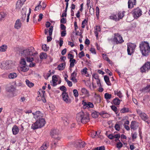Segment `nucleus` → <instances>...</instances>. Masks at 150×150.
Listing matches in <instances>:
<instances>
[{
  "label": "nucleus",
  "mask_w": 150,
  "mask_h": 150,
  "mask_svg": "<svg viewBox=\"0 0 150 150\" xmlns=\"http://www.w3.org/2000/svg\"><path fill=\"white\" fill-rule=\"evenodd\" d=\"M34 51V48L31 47L21 50L19 54L23 58L26 59L27 62H31L33 60V58L31 56L35 54Z\"/></svg>",
  "instance_id": "obj_1"
},
{
  "label": "nucleus",
  "mask_w": 150,
  "mask_h": 150,
  "mask_svg": "<svg viewBox=\"0 0 150 150\" xmlns=\"http://www.w3.org/2000/svg\"><path fill=\"white\" fill-rule=\"evenodd\" d=\"M76 120L79 123L85 124L88 122L90 120L88 113L81 112L78 113L76 115Z\"/></svg>",
  "instance_id": "obj_2"
},
{
  "label": "nucleus",
  "mask_w": 150,
  "mask_h": 150,
  "mask_svg": "<svg viewBox=\"0 0 150 150\" xmlns=\"http://www.w3.org/2000/svg\"><path fill=\"white\" fill-rule=\"evenodd\" d=\"M139 48L142 54L144 56H147L150 53V47L147 42H142L139 44Z\"/></svg>",
  "instance_id": "obj_3"
},
{
  "label": "nucleus",
  "mask_w": 150,
  "mask_h": 150,
  "mask_svg": "<svg viewBox=\"0 0 150 150\" xmlns=\"http://www.w3.org/2000/svg\"><path fill=\"white\" fill-rule=\"evenodd\" d=\"M45 124V120L43 118L38 119L36 121L32 124L31 128L35 130L43 127Z\"/></svg>",
  "instance_id": "obj_4"
},
{
  "label": "nucleus",
  "mask_w": 150,
  "mask_h": 150,
  "mask_svg": "<svg viewBox=\"0 0 150 150\" xmlns=\"http://www.w3.org/2000/svg\"><path fill=\"white\" fill-rule=\"evenodd\" d=\"M114 37L113 38L109 39L112 42L116 44H121L124 42L122 37L119 33H115L114 34Z\"/></svg>",
  "instance_id": "obj_5"
},
{
  "label": "nucleus",
  "mask_w": 150,
  "mask_h": 150,
  "mask_svg": "<svg viewBox=\"0 0 150 150\" xmlns=\"http://www.w3.org/2000/svg\"><path fill=\"white\" fill-rule=\"evenodd\" d=\"M20 70L23 72H26L29 70V67L26 64V62L24 58L21 59L20 62Z\"/></svg>",
  "instance_id": "obj_6"
},
{
  "label": "nucleus",
  "mask_w": 150,
  "mask_h": 150,
  "mask_svg": "<svg viewBox=\"0 0 150 150\" xmlns=\"http://www.w3.org/2000/svg\"><path fill=\"white\" fill-rule=\"evenodd\" d=\"M59 134V130L57 129H52L50 132V135L52 137L58 140L60 139Z\"/></svg>",
  "instance_id": "obj_7"
},
{
  "label": "nucleus",
  "mask_w": 150,
  "mask_h": 150,
  "mask_svg": "<svg viewBox=\"0 0 150 150\" xmlns=\"http://www.w3.org/2000/svg\"><path fill=\"white\" fill-rule=\"evenodd\" d=\"M140 71L142 73L147 72L150 70V62H147L140 68Z\"/></svg>",
  "instance_id": "obj_8"
},
{
  "label": "nucleus",
  "mask_w": 150,
  "mask_h": 150,
  "mask_svg": "<svg viewBox=\"0 0 150 150\" xmlns=\"http://www.w3.org/2000/svg\"><path fill=\"white\" fill-rule=\"evenodd\" d=\"M136 47V45L133 43H130L127 45L128 54L129 55H131L134 52Z\"/></svg>",
  "instance_id": "obj_9"
},
{
  "label": "nucleus",
  "mask_w": 150,
  "mask_h": 150,
  "mask_svg": "<svg viewBox=\"0 0 150 150\" xmlns=\"http://www.w3.org/2000/svg\"><path fill=\"white\" fill-rule=\"evenodd\" d=\"M4 66L7 69H11L13 67L14 64L13 62L11 60L6 61L3 62Z\"/></svg>",
  "instance_id": "obj_10"
},
{
  "label": "nucleus",
  "mask_w": 150,
  "mask_h": 150,
  "mask_svg": "<svg viewBox=\"0 0 150 150\" xmlns=\"http://www.w3.org/2000/svg\"><path fill=\"white\" fill-rule=\"evenodd\" d=\"M82 104L83 105L84 108L85 109L87 108H93L94 107L93 104L90 102H86L84 100H83L82 103Z\"/></svg>",
  "instance_id": "obj_11"
},
{
  "label": "nucleus",
  "mask_w": 150,
  "mask_h": 150,
  "mask_svg": "<svg viewBox=\"0 0 150 150\" xmlns=\"http://www.w3.org/2000/svg\"><path fill=\"white\" fill-rule=\"evenodd\" d=\"M6 89L7 92L12 93L15 91L16 88L13 85L9 83L7 86Z\"/></svg>",
  "instance_id": "obj_12"
},
{
  "label": "nucleus",
  "mask_w": 150,
  "mask_h": 150,
  "mask_svg": "<svg viewBox=\"0 0 150 150\" xmlns=\"http://www.w3.org/2000/svg\"><path fill=\"white\" fill-rule=\"evenodd\" d=\"M133 11L132 13L134 18H137L142 15V11L141 10H134Z\"/></svg>",
  "instance_id": "obj_13"
},
{
  "label": "nucleus",
  "mask_w": 150,
  "mask_h": 150,
  "mask_svg": "<svg viewBox=\"0 0 150 150\" xmlns=\"http://www.w3.org/2000/svg\"><path fill=\"white\" fill-rule=\"evenodd\" d=\"M77 70L76 69L75 71H74L71 74L70 79L73 82L76 83L77 82V79H76L77 75Z\"/></svg>",
  "instance_id": "obj_14"
},
{
  "label": "nucleus",
  "mask_w": 150,
  "mask_h": 150,
  "mask_svg": "<svg viewBox=\"0 0 150 150\" xmlns=\"http://www.w3.org/2000/svg\"><path fill=\"white\" fill-rule=\"evenodd\" d=\"M25 1L26 0H18L16 4V8L17 9H21Z\"/></svg>",
  "instance_id": "obj_15"
},
{
  "label": "nucleus",
  "mask_w": 150,
  "mask_h": 150,
  "mask_svg": "<svg viewBox=\"0 0 150 150\" xmlns=\"http://www.w3.org/2000/svg\"><path fill=\"white\" fill-rule=\"evenodd\" d=\"M62 96L64 101L67 103H70V100L68 99L69 96L67 93H62Z\"/></svg>",
  "instance_id": "obj_16"
},
{
  "label": "nucleus",
  "mask_w": 150,
  "mask_h": 150,
  "mask_svg": "<svg viewBox=\"0 0 150 150\" xmlns=\"http://www.w3.org/2000/svg\"><path fill=\"white\" fill-rule=\"evenodd\" d=\"M22 26V23L21 21L19 19H17L16 21L14 27L15 28L19 29L21 28Z\"/></svg>",
  "instance_id": "obj_17"
},
{
  "label": "nucleus",
  "mask_w": 150,
  "mask_h": 150,
  "mask_svg": "<svg viewBox=\"0 0 150 150\" xmlns=\"http://www.w3.org/2000/svg\"><path fill=\"white\" fill-rule=\"evenodd\" d=\"M49 146V142L48 141H46L44 142L40 149L42 150H46Z\"/></svg>",
  "instance_id": "obj_18"
},
{
  "label": "nucleus",
  "mask_w": 150,
  "mask_h": 150,
  "mask_svg": "<svg viewBox=\"0 0 150 150\" xmlns=\"http://www.w3.org/2000/svg\"><path fill=\"white\" fill-rule=\"evenodd\" d=\"M49 146V142L48 141H46L44 142L40 149L42 150H46Z\"/></svg>",
  "instance_id": "obj_19"
},
{
  "label": "nucleus",
  "mask_w": 150,
  "mask_h": 150,
  "mask_svg": "<svg viewBox=\"0 0 150 150\" xmlns=\"http://www.w3.org/2000/svg\"><path fill=\"white\" fill-rule=\"evenodd\" d=\"M49 146V142L48 141H46L44 142L40 149L42 150H46Z\"/></svg>",
  "instance_id": "obj_20"
},
{
  "label": "nucleus",
  "mask_w": 150,
  "mask_h": 150,
  "mask_svg": "<svg viewBox=\"0 0 150 150\" xmlns=\"http://www.w3.org/2000/svg\"><path fill=\"white\" fill-rule=\"evenodd\" d=\"M33 114L35 119H39L42 118V114L39 111H37L35 113H33Z\"/></svg>",
  "instance_id": "obj_21"
},
{
  "label": "nucleus",
  "mask_w": 150,
  "mask_h": 150,
  "mask_svg": "<svg viewBox=\"0 0 150 150\" xmlns=\"http://www.w3.org/2000/svg\"><path fill=\"white\" fill-rule=\"evenodd\" d=\"M136 0H129L128 1V8H132L134 7V5H135Z\"/></svg>",
  "instance_id": "obj_22"
},
{
  "label": "nucleus",
  "mask_w": 150,
  "mask_h": 150,
  "mask_svg": "<svg viewBox=\"0 0 150 150\" xmlns=\"http://www.w3.org/2000/svg\"><path fill=\"white\" fill-rule=\"evenodd\" d=\"M140 117H141L143 120H144L146 122H147L148 124L149 123L148 122L149 120V118L148 117L145 113H143L142 114Z\"/></svg>",
  "instance_id": "obj_23"
},
{
  "label": "nucleus",
  "mask_w": 150,
  "mask_h": 150,
  "mask_svg": "<svg viewBox=\"0 0 150 150\" xmlns=\"http://www.w3.org/2000/svg\"><path fill=\"white\" fill-rule=\"evenodd\" d=\"M138 127V125L137 122L134 121H132L131 122L130 125V128L131 129L135 130L137 129Z\"/></svg>",
  "instance_id": "obj_24"
},
{
  "label": "nucleus",
  "mask_w": 150,
  "mask_h": 150,
  "mask_svg": "<svg viewBox=\"0 0 150 150\" xmlns=\"http://www.w3.org/2000/svg\"><path fill=\"white\" fill-rule=\"evenodd\" d=\"M95 30H94V33L96 35V38H98V32H100L101 30V28L100 26H96L95 27H94Z\"/></svg>",
  "instance_id": "obj_25"
},
{
  "label": "nucleus",
  "mask_w": 150,
  "mask_h": 150,
  "mask_svg": "<svg viewBox=\"0 0 150 150\" xmlns=\"http://www.w3.org/2000/svg\"><path fill=\"white\" fill-rule=\"evenodd\" d=\"M12 131L13 134L16 135L19 132V129L16 125H14L12 128Z\"/></svg>",
  "instance_id": "obj_26"
},
{
  "label": "nucleus",
  "mask_w": 150,
  "mask_h": 150,
  "mask_svg": "<svg viewBox=\"0 0 150 150\" xmlns=\"http://www.w3.org/2000/svg\"><path fill=\"white\" fill-rule=\"evenodd\" d=\"M8 48L7 46L5 44L3 45L0 46V52H6Z\"/></svg>",
  "instance_id": "obj_27"
},
{
  "label": "nucleus",
  "mask_w": 150,
  "mask_h": 150,
  "mask_svg": "<svg viewBox=\"0 0 150 150\" xmlns=\"http://www.w3.org/2000/svg\"><path fill=\"white\" fill-rule=\"evenodd\" d=\"M46 6V4L45 3H42V5L40 4L35 7V9H44Z\"/></svg>",
  "instance_id": "obj_28"
},
{
  "label": "nucleus",
  "mask_w": 150,
  "mask_h": 150,
  "mask_svg": "<svg viewBox=\"0 0 150 150\" xmlns=\"http://www.w3.org/2000/svg\"><path fill=\"white\" fill-rule=\"evenodd\" d=\"M21 12L22 16L21 17V19L22 21H24L25 20L26 11L25 10H22Z\"/></svg>",
  "instance_id": "obj_29"
},
{
  "label": "nucleus",
  "mask_w": 150,
  "mask_h": 150,
  "mask_svg": "<svg viewBox=\"0 0 150 150\" xmlns=\"http://www.w3.org/2000/svg\"><path fill=\"white\" fill-rule=\"evenodd\" d=\"M110 18L116 21H119V19L116 14H112L109 17Z\"/></svg>",
  "instance_id": "obj_30"
},
{
  "label": "nucleus",
  "mask_w": 150,
  "mask_h": 150,
  "mask_svg": "<svg viewBox=\"0 0 150 150\" xmlns=\"http://www.w3.org/2000/svg\"><path fill=\"white\" fill-rule=\"evenodd\" d=\"M104 79L107 85L108 86H110L111 85L109 78L107 76L105 75L104 76Z\"/></svg>",
  "instance_id": "obj_31"
},
{
  "label": "nucleus",
  "mask_w": 150,
  "mask_h": 150,
  "mask_svg": "<svg viewBox=\"0 0 150 150\" xmlns=\"http://www.w3.org/2000/svg\"><path fill=\"white\" fill-rule=\"evenodd\" d=\"M124 13L125 12L124 11H122V12H119L117 14V17L119 19V21L120 19H122L124 16Z\"/></svg>",
  "instance_id": "obj_32"
},
{
  "label": "nucleus",
  "mask_w": 150,
  "mask_h": 150,
  "mask_svg": "<svg viewBox=\"0 0 150 150\" xmlns=\"http://www.w3.org/2000/svg\"><path fill=\"white\" fill-rule=\"evenodd\" d=\"M18 76L17 74L15 73H10L8 75V77L10 79H14Z\"/></svg>",
  "instance_id": "obj_33"
},
{
  "label": "nucleus",
  "mask_w": 150,
  "mask_h": 150,
  "mask_svg": "<svg viewBox=\"0 0 150 150\" xmlns=\"http://www.w3.org/2000/svg\"><path fill=\"white\" fill-rule=\"evenodd\" d=\"M52 81L53 86H56L57 85L56 82L57 81V78L56 75H53L52 76Z\"/></svg>",
  "instance_id": "obj_34"
},
{
  "label": "nucleus",
  "mask_w": 150,
  "mask_h": 150,
  "mask_svg": "<svg viewBox=\"0 0 150 150\" xmlns=\"http://www.w3.org/2000/svg\"><path fill=\"white\" fill-rule=\"evenodd\" d=\"M61 120H62L64 124L65 125H67L69 123L68 119L66 117H61Z\"/></svg>",
  "instance_id": "obj_35"
},
{
  "label": "nucleus",
  "mask_w": 150,
  "mask_h": 150,
  "mask_svg": "<svg viewBox=\"0 0 150 150\" xmlns=\"http://www.w3.org/2000/svg\"><path fill=\"white\" fill-rule=\"evenodd\" d=\"M121 101L118 98H115L113 100V104L115 105H119Z\"/></svg>",
  "instance_id": "obj_36"
},
{
  "label": "nucleus",
  "mask_w": 150,
  "mask_h": 150,
  "mask_svg": "<svg viewBox=\"0 0 150 150\" xmlns=\"http://www.w3.org/2000/svg\"><path fill=\"white\" fill-rule=\"evenodd\" d=\"M25 82L27 86L30 88L34 86V84L33 83L31 82L28 79L25 80Z\"/></svg>",
  "instance_id": "obj_37"
},
{
  "label": "nucleus",
  "mask_w": 150,
  "mask_h": 150,
  "mask_svg": "<svg viewBox=\"0 0 150 150\" xmlns=\"http://www.w3.org/2000/svg\"><path fill=\"white\" fill-rule=\"evenodd\" d=\"M99 115V113L96 111H94L92 113L91 116L93 118H96Z\"/></svg>",
  "instance_id": "obj_38"
},
{
  "label": "nucleus",
  "mask_w": 150,
  "mask_h": 150,
  "mask_svg": "<svg viewBox=\"0 0 150 150\" xmlns=\"http://www.w3.org/2000/svg\"><path fill=\"white\" fill-rule=\"evenodd\" d=\"M76 60L74 59H73L71 60L70 59V67H74L75 65V64L76 63Z\"/></svg>",
  "instance_id": "obj_39"
},
{
  "label": "nucleus",
  "mask_w": 150,
  "mask_h": 150,
  "mask_svg": "<svg viewBox=\"0 0 150 150\" xmlns=\"http://www.w3.org/2000/svg\"><path fill=\"white\" fill-rule=\"evenodd\" d=\"M47 55L46 53L42 52L40 55V58L41 59H45L47 58Z\"/></svg>",
  "instance_id": "obj_40"
},
{
  "label": "nucleus",
  "mask_w": 150,
  "mask_h": 150,
  "mask_svg": "<svg viewBox=\"0 0 150 150\" xmlns=\"http://www.w3.org/2000/svg\"><path fill=\"white\" fill-rule=\"evenodd\" d=\"M114 93L115 95H117L120 98H121L122 97V93L120 91H114Z\"/></svg>",
  "instance_id": "obj_41"
},
{
  "label": "nucleus",
  "mask_w": 150,
  "mask_h": 150,
  "mask_svg": "<svg viewBox=\"0 0 150 150\" xmlns=\"http://www.w3.org/2000/svg\"><path fill=\"white\" fill-rule=\"evenodd\" d=\"M142 91H150V84L147 86L146 87L143 88L142 90Z\"/></svg>",
  "instance_id": "obj_42"
},
{
  "label": "nucleus",
  "mask_w": 150,
  "mask_h": 150,
  "mask_svg": "<svg viewBox=\"0 0 150 150\" xmlns=\"http://www.w3.org/2000/svg\"><path fill=\"white\" fill-rule=\"evenodd\" d=\"M129 112V109L128 108H124L120 110V112L122 113H124L127 112Z\"/></svg>",
  "instance_id": "obj_43"
},
{
  "label": "nucleus",
  "mask_w": 150,
  "mask_h": 150,
  "mask_svg": "<svg viewBox=\"0 0 150 150\" xmlns=\"http://www.w3.org/2000/svg\"><path fill=\"white\" fill-rule=\"evenodd\" d=\"M65 63H62L59 65L58 68L59 70H62L63 69L64 66H65Z\"/></svg>",
  "instance_id": "obj_44"
},
{
  "label": "nucleus",
  "mask_w": 150,
  "mask_h": 150,
  "mask_svg": "<svg viewBox=\"0 0 150 150\" xmlns=\"http://www.w3.org/2000/svg\"><path fill=\"white\" fill-rule=\"evenodd\" d=\"M104 96L106 99H110L111 98V95L108 93H106L105 94Z\"/></svg>",
  "instance_id": "obj_45"
},
{
  "label": "nucleus",
  "mask_w": 150,
  "mask_h": 150,
  "mask_svg": "<svg viewBox=\"0 0 150 150\" xmlns=\"http://www.w3.org/2000/svg\"><path fill=\"white\" fill-rule=\"evenodd\" d=\"M103 57V58L105 60H106L108 62L110 63V60L109 59V58L107 57V55L106 54H103L102 55Z\"/></svg>",
  "instance_id": "obj_46"
},
{
  "label": "nucleus",
  "mask_w": 150,
  "mask_h": 150,
  "mask_svg": "<svg viewBox=\"0 0 150 150\" xmlns=\"http://www.w3.org/2000/svg\"><path fill=\"white\" fill-rule=\"evenodd\" d=\"M81 91L83 94H87L88 93L87 90L84 88H82Z\"/></svg>",
  "instance_id": "obj_47"
},
{
  "label": "nucleus",
  "mask_w": 150,
  "mask_h": 150,
  "mask_svg": "<svg viewBox=\"0 0 150 150\" xmlns=\"http://www.w3.org/2000/svg\"><path fill=\"white\" fill-rule=\"evenodd\" d=\"M59 89L61 91H63V93H66L67 88L64 86H62L60 87Z\"/></svg>",
  "instance_id": "obj_48"
},
{
  "label": "nucleus",
  "mask_w": 150,
  "mask_h": 150,
  "mask_svg": "<svg viewBox=\"0 0 150 150\" xmlns=\"http://www.w3.org/2000/svg\"><path fill=\"white\" fill-rule=\"evenodd\" d=\"M119 142H118L116 144L117 147L118 149L121 148L123 146V144L120 141V140H119Z\"/></svg>",
  "instance_id": "obj_49"
},
{
  "label": "nucleus",
  "mask_w": 150,
  "mask_h": 150,
  "mask_svg": "<svg viewBox=\"0 0 150 150\" xmlns=\"http://www.w3.org/2000/svg\"><path fill=\"white\" fill-rule=\"evenodd\" d=\"M79 146L80 147H83L85 146V143L84 141L81 142V141L80 142H79Z\"/></svg>",
  "instance_id": "obj_50"
},
{
  "label": "nucleus",
  "mask_w": 150,
  "mask_h": 150,
  "mask_svg": "<svg viewBox=\"0 0 150 150\" xmlns=\"http://www.w3.org/2000/svg\"><path fill=\"white\" fill-rule=\"evenodd\" d=\"M73 92L74 96L75 97H77L78 96V92L76 89H74L73 90Z\"/></svg>",
  "instance_id": "obj_51"
},
{
  "label": "nucleus",
  "mask_w": 150,
  "mask_h": 150,
  "mask_svg": "<svg viewBox=\"0 0 150 150\" xmlns=\"http://www.w3.org/2000/svg\"><path fill=\"white\" fill-rule=\"evenodd\" d=\"M111 109L115 112L116 114L117 113V108L115 105H112L111 106Z\"/></svg>",
  "instance_id": "obj_52"
},
{
  "label": "nucleus",
  "mask_w": 150,
  "mask_h": 150,
  "mask_svg": "<svg viewBox=\"0 0 150 150\" xmlns=\"http://www.w3.org/2000/svg\"><path fill=\"white\" fill-rule=\"evenodd\" d=\"M43 98V97L42 96H41V95H40V96H38V97H37L36 98V99L38 100L39 101V100H42L44 103L46 102L45 100H43L42 99Z\"/></svg>",
  "instance_id": "obj_53"
},
{
  "label": "nucleus",
  "mask_w": 150,
  "mask_h": 150,
  "mask_svg": "<svg viewBox=\"0 0 150 150\" xmlns=\"http://www.w3.org/2000/svg\"><path fill=\"white\" fill-rule=\"evenodd\" d=\"M132 138L133 139H136L137 137V134L136 132L132 133L131 134Z\"/></svg>",
  "instance_id": "obj_54"
},
{
  "label": "nucleus",
  "mask_w": 150,
  "mask_h": 150,
  "mask_svg": "<svg viewBox=\"0 0 150 150\" xmlns=\"http://www.w3.org/2000/svg\"><path fill=\"white\" fill-rule=\"evenodd\" d=\"M88 22L87 21L86 19H84L82 23V28H84L85 27V25Z\"/></svg>",
  "instance_id": "obj_55"
},
{
  "label": "nucleus",
  "mask_w": 150,
  "mask_h": 150,
  "mask_svg": "<svg viewBox=\"0 0 150 150\" xmlns=\"http://www.w3.org/2000/svg\"><path fill=\"white\" fill-rule=\"evenodd\" d=\"M53 30V26H51L50 27L49 30V35L50 36H51L52 35Z\"/></svg>",
  "instance_id": "obj_56"
},
{
  "label": "nucleus",
  "mask_w": 150,
  "mask_h": 150,
  "mask_svg": "<svg viewBox=\"0 0 150 150\" xmlns=\"http://www.w3.org/2000/svg\"><path fill=\"white\" fill-rule=\"evenodd\" d=\"M78 55L79 57L81 58L82 57L84 56L85 54L82 51Z\"/></svg>",
  "instance_id": "obj_57"
},
{
  "label": "nucleus",
  "mask_w": 150,
  "mask_h": 150,
  "mask_svg": "<svg viewBox=\"0 0 150 150\" xmlns=\"http://www.w3.org/2000/svg\"><path fill=\"white\" fill-rule=\"evenodd\" d=\"M42 48L44 51H47L48 50V49L46 45H43L42 47Z\"/></svg>",
  "instance_id": "obj_58"
},
{
  "label": "nucleus",
  "mask_w": 150,
  "mask_h": 150,
  "mask_svg": "<svg viewBox=\"0 0 150 150\" xmlns=\"http://www.w3.org/2000/svg\"><path fill=\"white\" fill-rule=\"evenodd\" d=\"M60 23L63 24H65L66 23V19L65 18H63L60 20Z\"/></svg>",
  "instance_id": "obj_59"
},
{
  "label": "nucleus",
  "mask_w": 150,
  "mask_h": 150,
  "mask_svg": "<svg viewBox=\"0 0 150 150\" xmlns=\"http://www.w3.org/2000/svg\"><path fill=\"white\" fill-rule=\"evenodd\" d=\"M115 128L117 131H119L120 130V127L119 125L116 124L115 126Z\"/></svg>",
  "instance_id": "obj_60"
},
{
  "label": "nucleus",
  "mask_w": 150,
  "mask_h": 150,
  "mask_svg": "<svg viewBox=\"0 0 150 150\" xmlns=\"http://www.w3.org/2000/svg\"><path fill=\"white\" fill-rule=\"evenodd\" d=\"M66 30H64L61 33V36L62 37H64L66 35Z\"/></svg>",
  "instance_id": "obj_61"
},
{
  "label": "nucleus",
  "mask_w": 150,
  "mask_h": 150,
  "mask_svg": "<svg viewBox=\"0 0 150 150\" xmlns=\"http://www.w3.org/2000/svg\"><path fill=\"white\" fill-rule=\"evenodd\" d=\"M93 78H94L96 79H98V75L97 74H93Z\"/></svg>",
  "instance_id": "obj_62"
},
{
  "label": "nucleus",
  "mask_w": 150,
  "mask_h": 150,
  "mask_svg": "<svg viewBox=\"0 0 150 150\" xmlns=\"http://www.w3.org/2000/svg\"><path fill=\"white\" fill-rule=\"evenodd\" d=\"M67 10H65V11H64V12H63L62 15L61 16V17H66L67 16V13L66 12L67 11Z\"/></svg>",
  "instance_id": "obj_63"
},
{
  "label": "nucleus",
  "mask_w": 150,
  "mask_h": 150,
  "mask_svg": "<svg viewBox=\"0 0 150 150\" xmlns=\"http://www.w3.org/2000/svg\"><path fill=\"white\" fill-rule=\"evenodd\" d=\"M60 28L62 30H65L66 27L64 24H60Z\"/></svg>",
  "instance_id": "obj_64"
}]
</instances>
